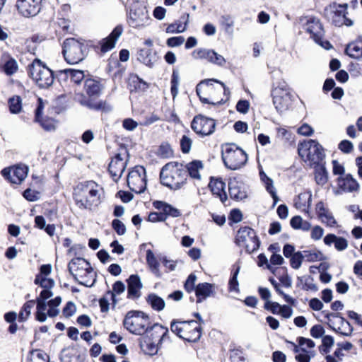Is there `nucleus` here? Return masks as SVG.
<instances>
[{
    "mask_svg": "<svg viewBox=\"0 0 362 362\" xmlns=\"http://www.w3.org/2000/svg\"><path fill=\"white\" fill-rule=\"evenodd\" d=\"M195 320L173 318L170 322V330L185 341L196 343L202 335L204 320L199 313H193Z\"/></svg>",
    "mask_w": 362,
    "mask_h": 362,
    "instance_id": "nucleus-1",
    "label": "nucleus"
},
{
    "mask_svg": "<svg viewBox=\"0 0 362 362\" xmlns=\"http://www.w3.org/2000/svg\"><path fill=\"white\" fill-rule=\"evenodd\" d=\"M103 88L100 81L92 78H87L84 81L83 93H76L74 100L88 109L107 111L110 107L106 102L98 100Z\"/></svg>",
    "mask_w": 362,
    "mask_h": 362,
    "instance_id": "nucleus-2",
    "label": "nucleus"
},
{
    "mask_svg": "<svg viewBox=\"0 0 362 362\" xmlns=\"http://www.w3.org/2000/svg\"><path fill=\"white\" fill-rule=\"evenodd\" d=\"M103 194V188L90 180L78 184L74 189V197L79 208L92 210L101 203Z\"/></svg>",
    "mask_w": 362,
    "mask_h": 362,
    "instance_id": "nucleus-3",
    "label": "nucleus"
},
{
    "mask_svg": "<svg viewBox=\"0 0 362 362\" xmlns=\"http://www.w3.org/2000/svg\"><path fill=\"white\" fill-rule=\"evenodd\" d=\"M187 179L186 168L176 162L165 164L160 173L161 184L173 190L181 189L186 184Z\"/></svg>",
    "mask_w": 362,
    "mask_h": 362,
    "instance_id": "nucleus-4",
    "label": "nucleus"
},
{
    "mask_svg": "<svg viewBox=\"0 0 362 362\" xmlns=\"http://www.w3.org/2000/svg\"><path fill=\"white\" fill-rule=\"evenodd\" d=\"M68 269L78 284L91 287L96 281V273L89 262L82 257L73 258L68 264Z\"/></svg>",
    "mask_w": 362,
    "mask_h": 362,
    "instance_id": "nucleus-5",
    "label": "nucleus"
},
{
    "mask_svg": "<svg viewBox=\"0 0 362 362\" xmlns=\"http://www.w3.org/2000/svg\"><path fill=\"white\" fill-rule=\"evenodd\" d=\"M124 327L130 333L136 335L145 334L151 324L149 316L141 310H130L123 320Z\"/></svg>",
    "mask_w": 362,
    "mask_h": 362,
    "instance_id": "nucleus-6",
    "label": "nucleus"
},
{
    "mask_svg": "<svg viewBox=\"0 0 362 362\" xmlns=\"http://www.w3.org/2000/svg\"><path fill=\"white\" fill-rule=\"evenodd\" d=\"M88 50L86 45L75 38H67L62 45L64 58L70 64L82 62L87 56Z\"/></svg>",
    "mask_w": 362,
    "mask_h": 362,
    "instance_id": "nucleus-7",
    "label": "nucleus"
},
{
    "mask_svg": "<svg viewBox=\"0 0 362 362\" xmlns=\"http://www.w3.org/2000/svg\"><path fill=\"white\" fill-rule=\"evenodd\" d=\"M28 74L40 88H47L53 84V71L39 59H34L28 66Z\"/></svg>",
    "mask_w": 362,
    "mask_h": 362,
    "instance_id": "nucleus-8",
    "label": "nucleus"
},
{
    "mask_svg": "<svg viewBox=\"0 0 362 362\" xmlns=\"http://www.w3.org/2000/svg\"><path fill=\"white\" fill-rule=\"evenodd\" d=\"M299 156L310 165L320 164L325 157L324 148L315 140L310 139L298 145Z\"/></svg>",
    "mask_w": 362,
    "mask_h": 362,
    "instance_id": "nucleus-9",
    "label": "nucleus"
},
{
    "mask_svg": "<svg viewBox=\"0 0 362 362\" xmlns=\"http://www.w3.org/2000/svg\"><path fill=\"white\" fill-rule=\"evenodd\" d=\"M222 158L226 167L235 170L245 165L247 153L235 144H228L222 152Z\"/></svg>",
    "mask_w": 362,
    "mask_h": 362,
    "instance_id": "nucleus-10",
    "label": "nucleus"
},
{
    "mask_svg": "<svg viewBox=\"0 0 362 362\" xmlns=\"http://www.w3.org/2000/svg\"><path fill=\"white\" fill-rule=\"evenodd\" d=\"M216 83L219 85V87L218 88V90L219 91H221L222 90L224 92V94L226 95H230V90L228 88L226 87L225 84L223 82H221L218 80H215L213 78L211 79H205L202 81L200 83H199L196 87V92L197 95L199 96L200 100L203 103H207V104H221L222 103V100H217L216 102L212 101L211 102L208 98L206 96L207 95L212 94L214 91L215 90V88L214 86V83Z\"/></svg>",
    "mask_w": 362,
    "mask_h": 362,
    "instance_id": "nucleus-11",
    "label": "nucleus"
},
{
    "mask_svg": "<svg viewBox=\"0 0 362 362\" xmlns=\"http://www.w3.org/2000/svg\"><path fill=\"white\" fill-rule=\"evenodd\" d=\"M305 22L303 23V28L314 41L326 49H330L332 45L329 42L322 40L325 31L320 21L315 17L305 18Z\"/></svg>",
    "mask_w": 362,
    "mask_h": 362,
    "instance_id": "nucleus-12",
    "label": "nucleus"
},
{
    "mask_svg": "<svg viewBox=\"0 0 362 362\" xmlns=\"http://www.w3.org/2000/svg\"><path fill=\"white\" fill-rule=\"evenodd\" d=\"M235 242L238 247L245 249H259L260 245L255 231L250 227H243L238 230Z\"/></svg>",
    "mask_w": 362,
    "mask_h": 362,
    "instance_id": "nucleus-13",
    "label": "nucleus"
},
{
    "mask_svg": "<svg viewBox=\"0 0 362 362\" xmlns=\"http://www.w3.org/2000/svg\"><path fill=\"white\" fill-rule=\"evenodd\" d=\"M273 103L276 110L279 112H284L288 110L292 103V95L286 88V85L284 83L281 86L274 88L272 90Z\"/></svg>",
    "mask_w": 362,
    "mask_h": 362,
    "instance_id": "nucleus-14",
    "label": "nucleus"
},
{
    "mask_svg": "<svg viewBox=\"0 0 362 362\" xmlns=\"http://www.w3.org/2000/svg\"><path fill=\"white\" fill-rule=\"evenodd\" d=\"M127 185L135 193L144 192L146 187L145 168L139 165L133 168L128 174Z\"/></svg>",
    "mask_w": 362,
    "mask_h": 362,
    "instance_id": "nucleus-15",
    "label": "nucleus"
},
{
    "mask_svg": "<svg viewBox=\"0 0 362 362\" xmlns=\"http://www.w3.org/2000/svg\"><path fill=\"white\" fill-rule=\"evenodd\" d=\"M191 127L197 134L202 136H209L214 132L216 122L211 118L199 115L194 117Z\"/></svg>",
    "mask_w": 362,
    "mask_h": 362,
    "instance_id": "nucleus-16",
    "label": "nucleus"
},
{
    "mask_svg": "<svg viewBox=\"0 0 362 362\" xmlns=\"http://www.w3.org/2000/svg\"><path fill=\"white\" fill-rule=\"evenodd\" d=\"M28 168L24 165H18L4 168L1 173L4 177L13 184L20 185L28 175Z\"/></svg>",
    "mask_w": 362,
    "mask_h": 362,
    "instance_id": "nucleus-17",
    "label": "nucleus"
},
{
    "mask_svg": "<svg viewBox=\"0 0 362 362\" xmlns=\"http://www.w3.org/2000/svg\"><path fill=\"white\" fill-rule=\"evenodd\" d=\"M41 6L42 0H17L16 4L18 13L25 18L37 16Z\"/></svg>",
    "mask_w": 362,
    "mask_h": 362,
    "instance_id": "nucleus-18",
    "label": "nucleus"
},
{
    "mask_svg": "<svg viewBox=\"0 0 362 362\" xmlns=\"http://www.w3.org/2000/svg\"><path fill=\"white\" fill-rule=\"evenodd\" d=\"M150 18L146 8L139 6L129 14V24L132 28H140L148 24Z\"/></svg>",
    "mask_w": 362,
    "mask_h": 362,
    "instance_id": "nucleus-19",
    "label": "nucleus"
},
{
    "mask_svg": "<svg viewBox=\"0 0 362 362\" xmlns=\"http://www.w3.org/2000/svg\"><path fill=\"white\" fill-rule=\"evenodd\" d=\"M192 54L196 59H206L219 66H223L226 63L224 57L212 49L200 48L194 50Z\"/></svg>",
    "mask_w": 362,
    "mask_h": 362,
    "instance_id": "nucleus-20",
    "label": "nucleus"
},
{
    "mask_svg": "<svg viewBox=\"0 0 362 362\" xmlns=\"http://www.w3.org/2000/svg\"><path fill=\"white\" fill-rule=\"evenodd\" d=\"M146 337L160 344L163 341L170 340L169 329L159 323L149 325Z\"/></svg>",
    "mask_w": 362,
    "mask_h": 362,
    "instance_id": "nucleus-21",
    "label": "nucleus"
},
{
    "mask_svg": "<svg viewBox=\"0 0 362 362\" xmlns=\"http://www.w3.org/2000/svg\"><path fill=\"white\" fill-rule=\"evenodd\" d=\"M127 166V160L120 153L117 154L109 164V172L112 179L117 182L121 177Z\"/></svg>",
    "mask_w": 362,
    "mask_h": 362,
    "instance_id": "nucleus-22",
    "label": "nucleus"
},
{
    "mask_svg": "<svg viewBox=\"0 0 362 362\" xmlns=\"http://www.w3.org/2000/svg\"><path fill=\"white\" fill-rule=\"evenodd\" d=\"M315 211L321 222L327 226L334 227L337 225V221L324 202L320 201L317 203Z\"/></svg>",
    "mask_w": 362,
    "mask_h": 362,
    "instance_id": "nucleus-23",
    "label": "nucleus"
},
{
    "mask_svg": "<svg viewBox=\"0 0 362 362\" xmlns=\"http://www.w3.org/2000/svg\"><path fill=\"white\" fill-rule=\"evenodd\" d=\"M325 317L330 320V317L339 318V325L337 329L332 328V329L337 333L343 336H350L353 332V327L348 320L341 316L340 313H329L327 312Z\"/></svg>",
    "mask_w": 362,
    "mask_h": 362,
    "instance_id": "nucleus-24",
    "label": "nucleus"
},
{
    "mask_svg": "<svg viewBox=\"0 0 362 362\" xmlns=\"http://www.w3.org/2000/svg\"><path fill=\"white\" fill-rule=\"evenodd\" d=\"M127 298L136 300L141 296V289L143 286L141 279L138 274H132L127 280Z\"/></svg>",
    "mask_w": 362,
    "mask_h": 362,
    "instance_id": "nucleus-25",
    "label": "nucleus"
},
{
    "mask_svg": "<svg viewBox=\"0 0 362 362\" xmlns=\"http://www.w3.org/2000/svg\"><path fill=\"white\" fill-rule=\"evenodd\" d=\"M264 308L274 315H281L284 318H289L293 313L292 308L287 305H281L277 302L267 300L264 303Z\"/></svg>",
    "mask_w": 362,
    "mask_h": 362,
    "instance_id": "nucleus-26",
    "label": "nucleus"
},
{
    "mask_svg": "<svg viewBox=\"0 0 362 362\" xmlns=\"http://www.w3.org/2000/svg\"><path fill=\"white\" fill-rule=\"evenodd\" d=\"M122 32L123 28L121 25L116 26L112 33L101 41V52L105 53L113 49Z\"/></svg>",
    "mask_w": 362,
    "mask_h": 362,
    "instance_id": "nucleus-27",
    "label": "nucleus"
},
{
    "mask_svg": "<svg viewBox=\"0 0 362 362\" xmlns=\"http://www.w3.org/2000/svg\"><path fill=\"white\" fill-rule=\"evenodd\" d=\"M212 194L218 197L221 202L224 204L227 200V194L225 191L226 183L220 178L211 177L209 183Z\"/></svg>",
    "mask_w": 362,
    "mask_h": 362,
    "instance_id": "nucleus-28",
    "label": "nucleus"
},
{
    "mask_svg": "<svg viewBox=\"0 0 362 362\" xmlns=\"http://www.w3.org/2000/svg\"><path fill=\"white\" fill-rule=\"evenodd\" d=\"M229 194L231 199L239 201L247 197L244 185L236 179L230 180L228 183Z\"/></svg>",
    "mask_w": 362,
    "mask_h": 362,
    "instance_id": "nucleus-29",
    "label": "nucleus"
},
{
    "mask_svg": "<svg viewBox=\"0 0 362 362\" xmlns=\"http://www.w3.org/2000/svg\"><path fill=\"white\" fill-rule=\"evenodd\" d=\"M140 349L145 354L153 356L158 351V345L160 344L154 340H151L148 337L142 336L139 339Z\"/></svg>",
    "mask_w": 362,
    "mask_h": 362,
    "instance_id": "nucleus-30",
    "label": "nucleus"
},
{
    "mask_svg": "<svg viewBox=\"0 0 362 362\" xmlns=\"http://www.w3.org/2000/svg\"><path fill=\"white\" fill-rule=\"evenodd\" d=\"M338 185L344 192H357L359 189V184L350 174L346 175L344 177H339Z\"/></svg>",
    "mask_w": 362,
    "mask_h": 362,
    "instance_id": "nucleus-31",
    "label": "nucleus"
},
{
    "mask_svg": "<svg viewBox=\"0 0 362 362\" xmlns=\"http://www.w3.org/2000/svg\"><path fill=\"white\" fill-rule=\"evenodd\" d=\"M214 286L210 283H199L196 286L195 295L197 303H200L203 300L209 297L214 291Z\"/></svg>",
    "mask_w": 362,
    "mask_h": 362,
    "instance_id": "nucleus-32",
    "label": "nucleus"
},
{
    "mask_svg": "<svg viewBox=\"0 0 362 362\" xmlns=\"http://www.w3.org/2000/svg\"><path fill=\"white\" fill-rule=\"evenodd\" d=\"M158 59L156 53L151 49H141L138 53V59L149 67H152Z\"/></svg>",
    "mask_w": 362,
    "mask_h": 362,
    "instance_id": "nucleus-33",
    "label": "nucleus"
},
{
    "mask_svg": "<svg viewBox=\"0 0 362 362\" xmlns=\"http://www.w3.org/2000/svg\"><path fill=\"white\" fill-rule=\"evenodd\" d=\"M153 206L162 211V213L165 215V218L166 216H170L172 217H178L181 215L180 211L173 207V206L161 201H156L153 202Z\"/></svg>",
    "mask_w": 362,
    "mask_h": 362,
    "instance_id": "nucleus-34",
    "label": "nucleus"
},
{
    "mask_svg": "<svg viewBox=\"0 0 362 362\" xmlns=\"http://www.w3.org/2000/svg\"><path fill=\"white\" fill-rule=\"evenodd\" d=\"M324 243L328 247H331L332 244H334L335 249H346L348 247L346 239L332 233L327 234L324 238Z\"/></svg>",
    "mask_w": 362,
    "mask_h": 362,
    "instance_id": "nucleus-35",
    "label": "nucleus"
},
{
    "mask_svg": "<svg viewBox=\"0 0 362 362\" xmlns=\"http://www.w3.org/2000/svg\"><path fill=\"white\" fill-rule=\"evenodd\" d=\"M345 52L350 57L356 59L362 58V37L356 42L349 44Z\"/></svg>",
    "mask_w": 362,
    "mask_h": 362,
    "instance_id": "nucleus-36",
    "label": "nucleus"
},
{
    "mask_svg": "<svg viewBox=\"0 0 362 362\" xmlns=\"http://www.w3.org/2000/svg\"><path fill=\"white\" fill-rule=\"evenodd\" d=\"M312 194L310 192H303L298 194L294 201L296 208L305 211L309 209L311 205Z\"/></svg>",
    "mask_w": 362,
    "mask_h": 362,
    "instance_id": "nucleus-37",
    "label": "nucleus"
},
{
    "mask_svg": "<svg viewBox=\"0 0 362 362\" xmlns=\"http://www.w3.org/2000/svg\"><path fill=\"white\" fill-rule=\"evenodd\" d=\"M146 301L153 310L157 312L163 310L165 305L164 300L154 293L148 294Z\"/></svg>",
    "mask_w": 362,
    "mask_h": 362,
    "instance_id": "nucleus-38",
    "label": "nucleus"
},
{
    "mask_svg": "<svg viewBox=\"0 0 362 362\" xmlns=\"http://www.w3.org/2000/svg\"><path fill=\"white\" fill-rule=\"evenodd\" d=\"M35 305V300H27L21 308L17 318L18 322H24L28 320L31 314V310Z\"/></svg>",
    "mask_w": 362,
    "mask_h": 362,
    "instance_id": "nucleus-39",
    "label": "nucleus"
},
{
    "mask_svg": "<svg viewBox=\"0 0 362 362\" xmlns=\"http://www.w3.org/2000/svg\"><path fill=\"white\" fill-rule=\"evenodd\" d=\"M240 269V265L239 262H236L233 265V269L231 272V276L228 282V290L229 291H235L238 293L239 283L238 281V275Z\"/></svg>",
    "mask_w": 362,
    "mask_h": 362,
    "instance_id": "nucleus-40",
    "label": "nucleus"
},
{
    "mask_svg": "<svg viewBox=\"0 0 362 362\" xmlns=\"http://www.w3.org/2000/svg\"><path fill=\"white\" fill-rule=\"evenodd\" d=\"M315 179L317 185L323 186L328 181V172L324 165L317 164L315 167Z\"/></svg>",
    "mask_w": 362,
    "mask_h": 362,
    "instance_id": "nucleus-41",
    "label": "nucleus"
},
{
    "mask_svg": "<svg viewBox=\"0 0 362 362\" xmlns=\"http://www.w3.org/2000/svg\"><path fill=\"white\" fill-rule=\"evenodd\" d=\"M28 362H49V356L43 350L34 349L29 352Z\"/></svg>",
    "mask_w": 362,
    "mask_h": 362,
    "instance_id": "nucleus-42",
    "label": "nucleus"
},
{
    "mask_svg": "<svg viewBox=\"0 0 362 362\" xmlns=\"http://www.w3.org/2000/svg\"><path fill=\"white\" fill-rule=\"evenodd\" d=\"M187 174L194 179H200L199 170L203 168V164L199 160H194L189 163L186 166Z\"/></svg>",
    "mask_w": 362,
    "mask_h": 362,
    "instance_id": "nucleus-43",
    "label": "nucleus"
},
{
    "mask_svg": "<svg viewBox=\"0 0 362 362\" xmlns=\"http://www.w3.org/2000/svg\"><path fill=\"white\" fill-rule=\"evenodd\" d=\"M35 300L36 304V312L35 314V320L40 322H45L47 319V314L45 313V310L48 306L47 302L42 301L37 298Z\"/></svg>",
    "mask_w": 362,
    "mask_h": 362,
    "instance_id": "nucleus-44",
    "label": "nucleus"
},
{
    "mask_svg": "<svg viewBox=\"0 0 362 362\" xmlns=\"http://www.w3.org/2000/svg\"><path fill=\"white\" fill-rule=\"evenodd\" d=\"M291 226L294 229H300L303 231H308L311 229L310 222L305 221L300 216H296L291 219Z\"/></svg>",
    "mask_w": 362,
    "mask_h": 362,
    "instance_id": "nucleus-45",
    "label": "nucleus"
},
{
    "mask_svg": "<svg viewBox=\"0 0 362 362\" xmlns=\"http://www.w3.org/2000/svg\"><path fill=\"white\" fill-rule=\"evenodd\" d=\"M262 180L264 182L267 192L271 194L274 199V205H276L279 202V197L276 194L275 188L273 185V181L268 177L264 173H260Z\"/></svg>",
    "mask_w": 362,
    "mask_h": 362,
    "instance_id": "nucleus-46",
    "label": "nucleus"
},
{
    "mask_svg": "<svg viewBox=\"0 0 362 362\" xmlns=\"http://www.w3.org/2000/svg\"><path fill=\"white\" fill-rule=\"evenodd\" d=\"M269 282L271 284L274 286L276 292L281 296L284 300L288 303L289 305L292 306H296V300L291 296H289L288 294L285 293L280 288V284L276 282V281L273 277H269Z\"/></svg>",
    "mask_w": 362,
    "mask_h": 362,
    "instance_id": "nucleus-47",
    "label": "nucleus"
},
{
    "mask_svg": "<svg viewBox=\"0 0 362 362\" xmlns=\"http://www.w3.org/2000/svg\"><path fill=\"white\" fill-rule=\"evenodd\" d=\"M4 318L6 322L10 324L8 328V332L10 334H15L18 329V325L16 322L17 313L14 311L6 313L4 315Z\"/></svg>",
    "mask_w": 362,
    "mask_h": 362,
    "instance_id": "nucleus-48",
    "label": "nucleus"
},
{
    "mask_svg": "<svg viewBox=\"0 0 362 362\" xmlns=\"http://www.w3.org/2000/svg\"><path fill=\"white\" fill-rule=\"evenodd\" d=\"M220 25L223 28L224 31L228 34H233L234 20L230 15L221 16L219 20Z\"/></svg>",
    "mask_w": 362,
    "mask_h": 362,
    "instance_id": "nucleus-49",
    "label": "nucleus"
},
{
    "mask_svg": "<svg viewBox=\"0 0 362 362\" xmlns=\"http://www.w3.org/2000/svg\"><path fill=\"white\" fill-rule=\"evenodd\" d=\"M67 77L71 78V81L74 83L78 84L84 78V73L81 70L67 69L62 71Z\"/></svg>",
    "mask_w": 362,
    "mask_h": 362,
    "instance_id": "nucleus-50",
    "label": "nucleus"
},
{
    "mask_svg": "<svg viewBox=\"0 0 362 362\" xmlns=\"http://www.w3.org/2000/svg\"><path fill=\"white\" fill-rule=\"evenodd\" d=\"M303 252L307 262L322 261L327 259L320 250H303Z\"/></svg>",
    "mask_w": 362,
    "mask_h": 362,
    "instance_id": "nucleus-51",
    "label": "nucleus"
},
{
    "mask_svg": "<svg viewBox=\"0 0 362 362\" xmlns=\"http://www.w3.org/2000/svg\"><path fill=\"white\" fill-rule=\"evenodd\" d=\"M8 103L9 110L12 114H18L21 111L22 100L19 96L16 95L9 98Z\"/></svg>",
    "mask_w": 362,
    "mask_h": 362,
    "instance_id": "nucleus-52",
    "label": "nucleus"
},
{
    "mask_svg": "<svg viewBox=\"0 0 362 362\" xmlns=\"http://www.w3.org/2000/svg\"><path fill=\"white\" fill-rule=\"evenodd\" d=\"M36 285L40 286L44 289H50L54 285V281L52 279L42 276L41 274H37L34 280Z\"/></svg>",
    "mask_w": 362,
    "mask_h": 362,
    "instance_id": "nucleus-53",
    "label": "nucleus"
},
{
    "mask_svg": "<svg viewBox=\"0 0 362 362\" xmlns=\"http://www.w3.org/2000/svg\"><path fill=\"white\" fill-rule=\"evenodd\" d=\"M125 286L121 281H117L112 285V291H107L106 295H110L113 303H116L115 294H120L124 291Z\"/></svg>",
    "mask_w": 362,
    "mask_h": 362,
    "instance_id": "nucleus-54",
    "label": "nucleus"
},
{
    "mask_svg": "<svg viewBox=\"0 0 362 362\" xmlns=\"http://www.w3.org/2000/svg\"><path fill=\"white\" fill-rule=\"evenodd\" d=\"M187 21L183 25L180 21L175 22L168 25L165 32L167 33H180L186 30Z\"/></svg>",
    "mask_w": 362,
    "mask_h": 362,
    "instance_id": "nucleus-55",
    "label": "nucleus"
},
{
    "mask_svg": "<svg viewBox=\"0 0 362 362\" xmlns=\"http://www.w3.org/2000/svg\"><path fill=\"white\" fill-rule=\"evenodd\" d=\"M146 262L151 271L154 272L158 270L159 262L152 250H147Z\"/></svg>",
    "mask_w": 362,
    "mask_h": 362,
    "instance_id": "nucleus-56",
    "label": "nucleus"
},
{
    "mask_svg": "<svg viewBox=\"0 0 362 362\" xmlns=\"http://www.w3.org/2000/svg\"><path fill=\"white\" fill-rule=\"evenodd\" d=\"M197 281V276L194 273H191L185 282L184 283V289L189 293L195 291V283Z\"/></svg>",
    "mask_w": 362,
    "mask_h": 362,
    "instance_id": "nucleus-57",
    "label": "nucleus"
},
{
    "mask_svg": "<svg viewBox=\"0 0 362 362\" xmlns=\"http://www.w3.org/2000/svg\"><path fill=\"white\" fill-rule=\"evenodd\" d=\"M304 258L305 256L300 251L295 252L290 259L291 267L294 269H299Z\"/></svg>",
    "mask_w": 362,
    "mask_h": 362,
    "instance_id": "nucleus-58",
    "label": "nucleus"
},
{
    "mask_svg": "<svg viewBox=\"0 0 362 362\" xmlns=\"http://www.w3.org/2000/svg\"><path fill=\"white\" fill-rule=\"evenodd\" d=\"M5 73L10 76L16 73L18 70V64L14 59L10 58L4 65Z\"/></svg>",
    "mask_w": 362,
    "mask_h": 362,
    "instance_id": "nucleus-59",
    "label": "nucleus"
},
{
    "mask_svg": "<svg viewBox=\"0 0 362 362\" xmlns=\"http://www.w3.org/2000/svg\"><path fill=\"white\" fill-rule=\"evenodd\" d=\"M346 9H347L346 4L338 5L337 6H334L333 10L332 11L333 13L332 21H333V19L334 18H340L341 19L344 18V16L347 13Z\"/></svg>",
    "mask_w": 362,
    "mask_h": 362,
    "instance_id": "nucleus-60",
    "label": "nucleus"
},
{
    "mask_svg": "<svg viewBox=\"0 0 362 362\" xmlns=\"http://www.w3.org/2000/svg\"><path fill=\"white\" fill-rule=\"evenodd\" d=\"M76 311V307L72 301H68L62 309V314L66 318H69Z\"/></svg>",
    "mask_w": 362,
    "mask_h": 362,
    "instance_id": "nucleus-61",
    "label": "nucleus"
},
{
    "mask_svg": "<svg viewBox=\"0 0 362 362\" xmlns=\"http://www.w3.org/2000/svg\"><path fill=\"white\" fill-rule=\"evenodd\" d=\"M37 122L45 130L51 131L55 129V121L52 118H40V121Z\"/></svg>",
    "mask_w": 362,
    "mask_h": 362,
    "instance_id": "nucleus-62",
    "label": "nucleus"
},
{
    "mask_svg": "<svg viewBox=\"0 0 362 362\" xmlns=\"http://www.w3.org/2000/svg\"><path fill=\"white\" fill-rule=\"evenodd\" d=\"M23 197L29 202H35L39 199L40 193L37 191L27 189L23 192Z\"/></svg>",
    "mask_w": 362,
    "mask_h": 362,
    "instance_id": "nucleus-63",
    "label": "nucleus"
},
{
    "mask_svg": "<svg viewBox=\"0 0 362 362\" xmlns=\"http://www.w3.org/2000/svg\"><path fill=\"white\" fill-rule=\"evenodd\" d=\"M314 279L313 277L309 276L306 279L305 282L302 286V289L304 291H317L318 290L317 286L313 283Z\"/></svg>",
    "mask_w": 362,
    "mask_h": 362,
    "instance_id": "nucleus-64",
    "label": "nucleus"
}]
</instances>
